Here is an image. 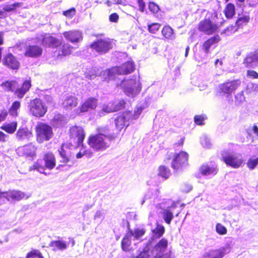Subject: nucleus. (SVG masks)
<instances>
[{"label": "nucleus", "instance_id": "nucleus-1", "mask_svg": "<svg viewBox=\"0 0 258 258\" xmlns=\"http://www.w3.org/2000/svg\"><path fill=\"white\" fill-rule=\"evenodd\" d=\"M108 125L100 126L96 128L97 134L91 135L88 138L87 143L95 151H104L109 148L110 142L116 136L110 134Z\"/></svg>", "mask_w": 258, "mask_h": 258}, {"label": "nucleus", "instance_id": "nucleus-2", "mask_svg": "<svg viewBox=\"0 0 258 258\" xmlns=\"http://www.w3.org/2000/svg\"><path fill=\"white\" fill-rule=\"evenodd\" d=\"M42 45L47 48L55 49L54 53L58 58L69 56L72 53L74 47L62 39H58L49 34L42 36L41 40Z\"/></svg>", "mask_w": 258, "mask_h": 258}, {"label": "nucleus", "instance_id": "nucleus-3", "mask_svg": "<svg viewBox=\"0 0 258 258\" xmlns=\"http://www.w3.org/2000/svg\"><path fill=\"white\" fill-rule=\"evenodd\" d=\"M31 80L30 78L19 84L15 80H8L1 84L2 88L7 92L11 91L19 99H22L30 90L31 87Z\"/></svg>", "mask_w": 258, "mask_h": 258}, {"label": "nucleus", "instance_id": "nucleus-4", "mask_svg": "<svg viewBox=\"0 0 258 258\" xmlns=\"http://www.w3.org/2000/svg\"><path fill=\"white\" fill-rule=\"evenodd\" d=\"M142 112L141 107H138L133 113L129 110L123 111L114 120L116 128L119 131L125 130L130 125V122L139 118Z\"/></svg>", "mask_w": 258, "mask_h": 258}, {"label": "nucleus", "instance_id": "nucleus-5", "mask_svg": "<svg viewBox=\"0 0 258 258\" xmlns=\"http://www.w3.org/2000/svg\"><path fill=\"white\" fill-rule=\"evenodd\" d=\"M43 160L44 165L42 164L41 160H38L30 167L31 170H37L40 173L46 174L44 171L46 168L52 170L56 165V159L52 152H47L44 154Z\"/></svg>", "mask_w": 258, "mask_h": 258}, {"label": "nucleus", "instance_id": "nucleus-6", "mask_svg": "<svg viewBox=\"0 0 258 258\" xmlns=\"http://www.w3.org/2000/svg\"><path fill=\"white\" fill-rule=\"evenodd\" d=\"M35 131L36 141L39 144L49 141L53 136L51 126L46 123L38 122Z\"/></svg>", "mask_w": 258, "mask_h": 258}, {"label": "nucleus", "instance_id": "nucleus-7", "mask_svg": "<svg viewBox=\"0 0 258 258\" xmlns=\"http://www.w3.org/2000/svg\"><path fill=\"white\" fill-rule=\"evenodd\" d=\"M28 108L32 115L39 118L43 117L47 111V107L44 102L38 98L30 100Z\"/></svg>", "mask_w": 258, "mask_h": 258}, {"label": "nucleus", "instance_id": "nucleus-8", "mask_svg": "<svg viewBox=\"0 0 258 258\" xmlns=\"http://www.w3.org/2000/svg\"><path fill=\"white\" fill-rule=\"evenodd\" d=\"M123 91L128 96L135 97L141 90V86L139 81L130 79L123 80L120 84Z\"/></svg>", "mask_w": 258, "mask_h": 258}, {"label": "nucleus", "instance_id": "nucleus-9", "mask_svg": "<svg viewBox=\"0 0 258 258\" xmlns=\"http://www.w3.org/2000/svg\"><path fill=\"white\" fill-rule=\"evenodd\" d=\"M240 84L239 79L227 80L218 86V93L221 95L230 96L238 89Z\"/></svg>", "mask_w": 258, "mask_h": 258}, {"label": "nucleus", "instance_id": "nucleus-10", "mask_svg": "<svg viewBox=\"0 0 258 258\" xmlns=\"http://www.w3.org/2000/svg\"><path fill=\"white\" fill-rule=\"evenodd\" d=\"M167 240L165 238H162L155 245L151 250L152 258H174L170 252L164 253L167 248Z\"/></svg>", "mask_w": 258, "mask_h": 258}, {"label": "nucleus", "instance_id": "nucleus-11", "mask_svg": "<svg viewBox=\"0 0 258 258\" xmlns=\"http://www.w3.org/2000/svg\"><path fill=\"white\" fill-rule=\"evenodd\" d=\"M188 154L187 152L180 151L176 153L171 162V167L177 171L183 170L188 165Z\"/></svg>", "mask_w": 258, "mask_h": 258}, {"label": "nucleus", "instance_id": "nucleus-12", "mask_svg": "<svg viewBox=\"0 0 258 258\" xmlns=\"http://www.w3.org/2000/svg\"><path fill=\"white\" fill-rule=\"evenodd\" d=\"M70 139L77 147L83 145L85 138V133L82 126L76 125L70 127L69 132Z\"/></svg>", "mask_w": 258, "mask_h": 258}, {"label": "nucleus", "instance_id": "nucleus-13", "mask_svg": "<svg viewBox=\"0 0 258 258\" xmlns=\"http://www.w3.org/2000/svg\"><path fill=\"white\" fill-rule=\"evenodd\" d=\"M198 29L199 31L208 35H211L218 32L219 26L217 24L213 22L208 18H205L199 23Z\"/></svg>", "mask_w": 258, "mask_h": 258}, {"label": "nucleus", "instance_id": "nucleus-14", "mask_svg": "<svg viewBox=\"0 0 258 258\" xmlns=\"http://www.w3.org/2000/svg\"><path fill=\"white\" fill-rule=\"evenodd\" d=\"M90 47L100 54L107 53L112 48L111 42L107 39H99L93 42Z\"/></svg>", "mask_w": 258, "mask_h": 258}, {"label": "nucleus", "instance_id": "nucleus-15", "mask_svg": "<svg viewBox=\"0 0 258 258\" xmlns=\"http://www.w3.org/2000/svg\"><path fill=\"white\" fill-rule=\"evenodd\" d=\"M2 64L6 68L13 71H18L21 66L20 62L16 56L11 52L3 55Z\"/></svg>", "mask_w": 258, "mask_h": 258}, {"label": "nucleus", "instance_id": "nucleus-16", "mask_svg": "<svg viewBox=\"0 0 258 258\" xmlns=\"http://www.w3.org/2000/svg\"><path fill=\"white\" fill-rule=\"evenodd\" d=\"M98 105V99L93 97H90L81 103L77 109L76 113L82 114L96 109Z\"/></svg>", "mask_w": 258, "mask_h": 258}, {"label": "nucleus", "instance_id": "nucleus-17", "mask_svg": "<svg viewBox=\"0 0 258 258\" xmlns=\"http://www.w3.org/2000/svg\"><path fill=\"white\" fill-rule=\"evenodd\" d=\"M222 160L225 164L233 168H239L243 163V160L235 154L224 152L222 156Z\"/></svg>", "mask_w": 258, "mask_h": 258}, {"label": "nucleus", "instance_id": "nucleus-18", "mask_svg": "<svg viewBox=\"0 0 258 258\" xmlns=\"http://www.w3.org/2000/svg\"><path fill=\"white\" fill-rule=\"evenodd\" d=\"M15 139L17 142L25 143L29 142L33 137L31 130L27 126L20 127L15 135Z\"/></svg>", "mask_w": 258, "mask_h": 258}, {"label": "nucleus", "instance_id": "nucleus-19", "mask_svg": "<svg viewBox=\"0 0 258 258\" xmlns=\"http://www.w3.org/2000/svg\"><path fill=\"white\" fill-rule=\"evenodd\" d=\"M125 104L126 102L123 99L111 101L106 105H104L102 110L107 113L116 112L124 109Z\"/></svg>", "mask_w": 258, "mask_h": 258}, {"label": "nucleus", "instance_id": "nucleus-20", "mask_svg": "<svg viewBox=\"0 0 258 258\" xmlns=\"http://www.w3.org/2000/svg\"><path fill=\"white\" fill-rule=\"evenodd\" d=\"M135 70V65L132 61H127L121 65L116 66L112 69V73L118 75H128Z\"/></svg>", "mask_w": 258, "mask_h": 258}, {"label": "nucleus", "instance_id": "nucleus-21", "mask_svg": "<svg viewBox=\"0 0 258 258\" xmlns=\"http://www.w3.org/2000/svg\"><path fill=\"white\" fill-rule=\"evenodd\" d=\"M37 148L33 143H30L18 148V152L20 155L25 158L33 159L36 156Z\"/></svg>", "mask_w": 258, "mask_h": 258}, {"label": "nucleus", "instance_id": "nucleus-22", "mask_svg": "<svg viewBox=\"0 0 258 258\" xmlns=\"http://www.w3.org/2000/svg\"><path fill=\"white\" fill-rule=\"evenodd\" d=\"M62 35L67 40L72 43H77L83 38L82 33L78 30L64 31Z\"/></svg>", "mask_w": 258, "mask_h": 258}, {"label": "nucleus", "instance_id": "nucleus-23", "mask_svg": "<svg viewBox=\"0 0 258 258\" xmlns=\"http://www.w3.org/2000/svg\"><path fill=\"white\" fill-rule=\"evenodd\" d=\"M42 48L37 45H29L24 52V55L28 57L37 58L42 54Z\"/></svg>", "mask_w": 258, "mask_h": 258}, {"label": "nucleus", "instance_id": "nucleus-24", "mask_svg": "<svg viewBox=\"0 0 258 258\" xmlns=\"http://www.w3.org/2000/svg\"><path fill=\"white\" fill-rule=\"evenodd\" d=\"M78 99L75 95H69L65 97L62 101L61 105L66 110H71L77 106Z\"/></svg>", "mask_w": 258, "mask_h": 258}, {"label": "nucleus", "instance_id": "nucleus-25", "mask_svg": "<svg viewBox=\"0 0 258 258\" xmlns=\"http://www.w3.org/2000/svg\"><path fill=\"white\" fill-rule=\"evenodd\" d=\"M228 248L222 247L218 249H213L206 252L203 256V258H223L224 255L229 252Z\"/></svg>", "mask_w": 258, "mask_h": 258}, {"label": "nucleus", "instance_id": "nucleus-26", "mask_svg": "<svg viewBox=\"0 0 258 258\" xmlns=\"http://www.w3.org/2000/svg\"><path fill=\"white\" fill-rule=\"evenodd\" d=\"M221 40V38L219 35H215L207 40H206L202 44V49L206 54L210 52V48L212 46L215 44L218 43Z\"/></svg>", "mask_w": 258, "mask_h": 258}, {"label": "nucleus", "instance_id": "nucleus-27", "mask_svg": "<svg viewBox=\"0 0 258 258\" xmlns=\"http://www.w3.org/2000/svg\"><path fill=\"white\" fill-rule=\"evenodd\" d=\"M217 166L214 164L209 165L207 163L202 164L200 168V173L203 175H209L210 174H216L217 173Z\"/></svg>", "mask_w": 258, "mask_h": 258}, {"label": "nucleus", "instance_id": "nucleus-28", "mask_svg": "<svg viewBox=\"0 0 258 258\" xmlns=\"http://www.w3.org/2000/svg\"><path fill=\"white\" fill-rule=\"evenodd\" d=\"M133 232L131 230L122 238L121 242V246L123 250L125 251H128L130 250L131 249L130 247L131 245V237L133 236Z\"/></svg>", "mask_w": 258, "mask_h": 258}, {"label": "nucleus", "instance_id": "nucleus-29", "mask_svg": "<svg viewBox=\"0 0 258 258\" xmlns=\"http://www.w3.org/2000/svg\"><path fill=\"white\" fill-rule=\"evenodd\" d=\"M65 144H62L58 152L62 160L60 161L63 164H67L70 161L71 154L64 148Z\"/></svg>", "mask_w": 258, "mask_h": 258}, {"label": "nucleus", "instance_id": "nucleus-30", "mask_svg": "<svg viewBox=\"0 0 258 258\" xmlns=\"http://www.w3.org/2000/svg\"><path fill=\"white\" fill-rule=\"evenodd\" d=\"M161 34L164 39L172 40L175 38L173 29L168 25L163 26Z\"/></svg>", "mask_w": 258, "mask_h": 258}, {"label": "nucleus", "instance_id": "nucleus-31", "mask_svg": "<svg viewBox=\"0 0 258 258\" xmlns=\"http://www.w3.org/2000/svg\"><path fill=\"white\" fill-rule=\"evenodd\" d=\"M21 107V102L20 101H14L10 108H9L8 114L14 117H16L18 115V110Z\"/></svg>", "mask_w": 258, "mask_h": 258}, {"label": "nucleus", "instance_id": "nucleus-32", "mask_svg": "<svg viewBox=\"0 0 258 258\" xmlns=\"http://www.w3.org/2000/svg\"><path fill=\"white\" fill-rule=\"evenodd\" d=\"M18 126L17 121H13L8 123H5L1 126L0 128L5 131L6 133L12 134L14 133Z\"/></svg>", "mask_w": 258, "mask_h": 258}, {"label": "nucleus", "instance_id": "nucleus-33", "mask_svg": "<svg viewBox=\"0 0 258 258\" xmlns=\"http://www.w3.org/2000/svg\"><path fill=\"white\" fill-rule=\"evenodd\" d=\"M254 62H255V58L253 52H251L246 55L243 59V63L246 68H252L254 67Z\"/></svg>", "mask_w": 258, "mask_h": 258}, {"label": "nucleus", "instance_id": "nucleus-34", "mask_svg": "<svg viewBox=\"0 0 258 258\" xmlns=\"http://www.w3.org/2000/svg\"><path fill=\"white\" fill-rule=\"evenodd\" d=\"M29 196L20 190H11V201H20L26 199Z\"/></svg>", "mask_w": 258, "mask_h": 258}, {"label": "nucleus", "instance_id": "nucleus-35", "mask_svg": "<svg viewBox=\"0 0 258 258\" xmlns=\"http://www.w3.org/2000/svg\"><path fill=\"white\" fill-rule=\"evenodd\" d=\"M171 174L170 169L165 165H160L158 169V175L164 179H167Z\"/></svg>", "mask_w": 258, "mask_h": 258}, {"label": "nucleus", "instance_id": "nucleus-36", "mask_svg": "<svg viewBox=\"0 0 258 258\" xmlns=\"http://www.w3.org/2000/svg\"><path fill=\"white\" fill-rule=\"evenodd\" d=\"M225 17L228 19H231L235 15V6L231 3L228 4L224 10Z\"/></svg>", "mask_w": 258, "mask_h": 258}, {"label": "nucleus", "instance_id": "nucleus-37", "mask_svg": "<svg viewBox=\"0 0 258 258\" xmlns=\"http://www.w3.org/2000/svg\"><path fill=\"white\" fill-rule=\"evenodd\" d=\"M49 246L54 248V250H64L67 246V244L61 240H54L52 241L49 243Z\"/></svg>", "mask_w": 258, "mask_h": 258}, {"label": "nucleus", "instance_id": "nucleus-38", "mask_svg": "<svg viewBox=\"0 0 258 258\" xmlns=\"http://www.w3.org/2000/svg\"><path fill=\"white\" fill-rule=\"evenodd\" d=\"M163 218L165 222L169 225L174 217L173 213L168 209H165L162 212Z\"/></svg>", "mask_w": 258, "mask_h": 258}, {"label": "nucleus", "instance_id": "nucleus-39", "mask_svg": "<svg viewBox=\"0 0 258 258\" xmlns=\"http://www.w3.org/2000/svg\"><path fill=\"white\" fill-rule=\"evenodd\" d=\"M153 236L155 238H160L165 232V228L163 226L156 224V227L152 230Z\"/></svg>", "mask_w": 258, "mask_h": 258}, {"label": "nucleus", "instance_id": "nucleus-40", "mask_svg": "<svg viewBox=\"0 0 258 258\" xmlns=\"http://www.w3.org/2000/svg\"><path fill=\"white\" fill-rule=\"evenodd\" d=\"M246 165L249 170L254 169L258 165V156L255 157L253 156L249 158L246 162Z\"/></svg>", "mask_w": 258, "mask_h": 258}, {"label": "nucleus", "instance_id": "nucleus-41", "mask_svg": "<svg viewBox=\"0 0 258 258\" xmlns=\"http://www.w3.org/2000/svg\"><path fill=\"white\" fill-rule=\"evenodd\" d=\"M250 20V17L248 15H243L239 17L236 21L235 25L239 27L243 25L247 24Z\"/></svg>", "mask_w": 258, "mask_h": 258}, {"label": "nucleus", "instance_id": "nucleus-42", "mask_svg": "<svg viewBox=\"0 0 258 258\" xmlns=\"http://www.w3.org/2000/svg\"><path fill=\"white\" fill-rule=\"evenodd\" d=\"M23 6L22 3H15L11 5H5L3 7L4 12H10L15 11L17 8L21 7Z\"/></svg>", "mask_w": 258, "mask_h": 258}, {"label": "nucleus", "instance_id": "nucleus-43", "mask_svg": "<svg viewBox=\"0 0 258 258\" xmlns=\"http://www.w3.org/2000/svg\"><path fill=\"white\" fill-rule=\"evenodd\" d=\"M93 152L89 149H81L80 151L76 154V157L78 159L81 158L84 156H86L87 158L92 157Z\"/></svg>", "mask_w": 258, "mask_h": 258}, {"label": "nucleus", "instance_id": "nucleus-44", "mask_svg": "<svg viewBox=\"0 0 258 258\" xmlns=\"http://www.w3.org/2000/svg\"><path fill=\"white\" fill-rule=\"evenodd\" d=\"M161 26L158 23H153L148 25V30L151 33L155 34L159 30Z\"/></svg>", "mask_w": 258, "mask_h": 258}, {"label": "nucleus", "instance_id": "nucleus-45", "mask_svg": "<svg viewBox=\"0 0 258 258\" xmlns=\"http://www.w3.org/2000/svg\"><path fill=\"white\" fill-rule=\"evenodd\" d=\"M26 258H44L40 251L36 249H33L28 252Z\"/></svg>", "mask_w": 258, "mask_h": 258}, {"label": "nucleus", "instance_id": "nucleus-46", "mask_svg": "<svg viewBox=\"0 0 258 258\" xmlns=\"http://www.w3.org/2000/svg\"><path fill=\"white\" fill-rule=\"evenodd\" d=\"M206 118V115H196L194 116V120L197 125H202L204 124V120Z\"/></svg>", "mask_w": 258, "mask_h": 258}, {"label": "nucleus", "instance_id": "nucleus-47", "mask_svg": "<svg viewBox=\"0 0 258 258\" xmlns=\"http://www.w3.org/2000/svg\"><path fill=\"white\" fill-rule=\"evenodd\" d=\"M148 8L150 11L153 14H157L160 11L159 6L154 2H150L148 4Z\"/></svg>", "mask_w": 258, "mask_h": 258}, {"label": "nucleus", "instance_id": "nucleus-48", "mask_svg": "<svg viewBox=\"0 0 258 258\" xmlns=\"http://www.w3.org/2000/svg\"><path fill=\"white\" fill-rule=\"evenodd\" d=\"M216 232L220 235H224L227 233L226 228L220 223H217L216 225Z\"/></svg>", "mask_w": 258, "mask_h": 258}, {"label": "nucleus", "instance_id": "nucleus-49", "mask_svg": "<svg viewBox=\"0 0 258 258\" xmlns=\"http://www.w3.org/2000/svg\"><path fill=\"white\" fill-rule=\"evenodd\" d=\"M133 232V236L136 239H138L139 238L143 236L146 232V230L144 229H135Z\"/></svg>", "mask_w": 258, "mask_h": 258}, {"label": "nucleus", "instance_id": "nucleus-50", "mask_svg": "<svg viewBox=\"0 0 258 258\" xmlns=\"http://www.w3.org/2000/svg\"><path fill=\"white\" fill-rule=\"evenodd\" d=\"M75 14L76 9L74 8H71L66 11H63L62 13L63 16L69 18H72L75 15Z\"/></svg>", "mask_w": 258, "mask_h": 258}, {"label": "nucleus", "instance_id": "nucleus-51", "mask_svg": "<svg viewBox=\"0 0 258 258\" xmlns=\"http://www.w3.org/2000/svg\"><path fill=\"white\" fill-rule=\"evenodd\" d=\"M6 199L8 201H11V190L0 191V199Z\"/></svg>", "mask_w": 258, "mask_h": 258}, {"label": "nucleus", "instance_id": "nucleus-52", "mask_svg": "<svg viewBox=\"0 0 258 258\" xmlns=\"http://www.w3.org/2000/svg\"><path fill=\"white\" fill-rule=\"evenodd\" d=\"M238 28L239 27H237L236 26H235L233 25H230L229 26H228L226 28H225L223 31L222 33H227L228 34H231L237 31Z\"/></svg>", "mask_w": 258, "mask_h": 258}, {"label": "nucleus", "instance_id": "nucleus-53", "mask_svg": "<svg viewBox=\"0 0 258 258\" xmlns=\"http://www.w3.org/2000/svg\"><path fill=\"white\" fill-rule=\"evenodd\" d=\"M119 20V16L116 13L110 14L109 16V20L111 22L117 23Z\"/></svg>", "mask_w": 258, "mask_h": 258}, {"label": "nucleus", "instance_id": "nucleus-54", "mask_svg": "<svg viewBox=\"0 0 258 258\" xmlns=\"http://www.w3.org/2000/svg\"><path fill=\"white\" fill-rule=\"evenodd\" d=\"M247 76L252 79H258V73L255 71L247 70L246 72Z\"/></svg>", "mask_w": 258, "mask_h": 258}, {"label": "nucleus", "instance_id": "nucleus-55", "mask_svg": "<svg viewBox=\"0 0 258 258\" xmlns=\"http://www.w3.org/2000/svg\"><path fill=\"white\" fill-rule=\"evenodd\" d=\"M137 2L139 5V11L141 12H144L146 7V4L144 0H137Z\"/></svg>", "mask_w": 258, "mask_h": 258}, {"label": "nucleus", "instance_id": "nucleus-56", "mask_svg": "<svg viewBox=\"0 0 258 258\" xmlns=\"http://www.w3.org/2000/svg\"><path fill=\"white\" fill-rule=\"evenodd\" d=\"M138 258H150V254L148 250H144L141 251L138 256Z\"/></svg>", "mask_w": 258, "mask_h": 258}, {"label": "nucleus", "instance_id": "nucleus-57", "mask_svg": "<svg viewBox=\"0 0 258 258\" xmlns=\"http://www.w3.org/2000/svg\"><path fill=\"white\" fill-rule=\"evenodd\" d=\"M8 115V111L4 109L0 113V122L4 120Z\"/></svg>", "mask_w": 258, "mask_h": 258}, {"label": "nucleus", "instance_id": "nucleus-58", "mask_svg": "<svg viewBox=\"0 0 258 258\" xmlns=\"http://www.w3.org/2000/svg\"><path fill=\"white\" fill-rule=\"evenodd\" d=\"M8 136L5 133L0 131V142L5 143L7 141V138Z\"/></svg>", "mask_w": 258, "mask_h": 258}, {"label": "nucleus", "instance_id": "nucleus-59", "mask_svg": "<svg viewBox=\"0 0 258 258\" xmlns=\"http://www.w3.org/2000/svg\"><path fill=\"white\" fill-rule=\"evenodd\" d=\"M184 141V138H182L179 141L174 144L175 147H182Z\"/></svg>", "mask_w": 258, "mask_h": 258}, {"label": "nucleus", "instance_id": "nucleus-60", "mask_svg": "<svg viewBox=\"0 0 258 258\" xmlns=\"http://www.w3.org/2000/svg\"><path fill=\"white\" fill-rule=\"evenodd\" d=\"M4 43V32H0V46Z\"/></svg>", "mask_w": 258, "mask_h": 258}, {"label": "nucleus", "instance_id": "nucleus-61", "mask_svg": "<svg viewBox=\"0 0 258 258\" xmlns=\"http://www.w3.org/2000/svg\"><path fill=\"white\" fill-rule=\"evenodd\" d=\"M249 2V5L252 6H254L258 4V0H248Z\"/></svg>", "mask_w": 258, "mask_h": 258}, {"label": "nucleus", "instance_id": "nucleus-62", "mask_svg": "<svg viewBox=\"0 0 258 258\" xmlns=\"http://www.w3.org/2000/svg\"><path fill=\"white\" fill-rule=\"evenodd\" d=\"M253 132L258 137V127L256 125H253L252 126Z\"/></svg>", "mask_w": 258, "mask_h": 258}, {"label": "nucleus", "instance_id": "nucleus-63", "mask_svg": "<svg viewBox=\"0 0 258 258\" xmlns=\"http://www.w3.org/2000/svg\"><path fill=\"white\" fill-rule=\"evenodd\" d=\"M4 48L0 47V63L2 62L3 60V51Z\"/></svg>", "mask_w": 258, "mask_h": 258}, {"label": "nucleus", "instance_id": "nucleus-64", "mask_svg": "<svg viewBox=\"0 0 258 258\" xmlns=\"http://www.w3.org/2000/svg\"><path fill=\"white\" fill-rule=\"evenodd\" d=\"M6 15V14L3 11L0 10V18H5Z\"/></svg>", "mask_w": 258, "mask_h": 258}]
</instances>
